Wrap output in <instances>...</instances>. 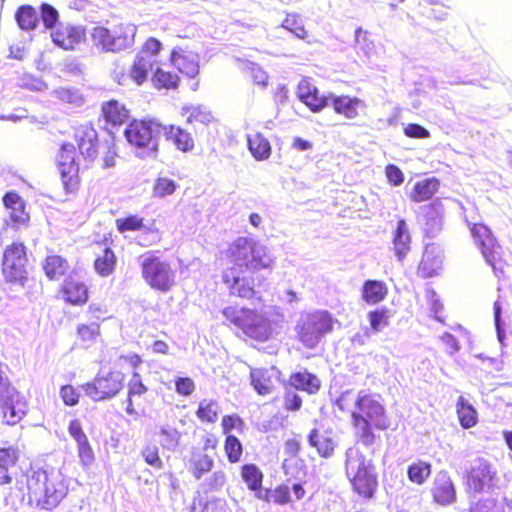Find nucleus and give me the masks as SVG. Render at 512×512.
<instances>
[{
    "label": "nucleus",
    "mask_w": 512,
    "mask_h": 512,
    "mask_svg": "<svg viewBox=\"0 0 512 512\" xmlns=\"http://www.w3.org/2000/svg\"><path fill=\"white\" fill-rule=\"evenodd\" d=\"M334 319L327 310H315L303 314L297 321V340L307 349H314L333 331Z\"/></svg>",
    "instance_id": "6"
},
{
    "label": "nucleus",
    "mask_w": 512,
    "mask_h": 512,
    "mask_svg": "<svg viewBox=\"0 0 512 512\" xmlns=\"http://www.w3.org/2000/svg\"><path fill=\"white\" fill-rule=\"evenodd\" d=\"M68 433L78 444L88 441V437L78 419H73L68 424Z\"/></svg>",
    "instance_id": "61"
},
{
    "label": "nucleus",
    "mask_w": 512,
    "mask_h": 512,
    "mask_svg": "<svg viewBox=\"0 0 512 512\" xmlns=\"http://www.w3.org/2000/svg\"><path fill=\"white\" fill-rule=\"evenodd\" d=\"M214 459L202 451H193L188 461V471L196 479L200 480L205 474L212 471Z\"/></svg>",
    "instance_id": "36"
},
{
    "label": "nucleus",
    "mask_w": 512,
    "mask_h": 512,
    "mask_svg": "<svg viewBox=\"0 0 512 512\" xmlns=\"http://www.w3.org/2000/svg\"><path fill=\"white\" fill-rule=\"evenodd\" d=\"M223 450L230 464L239 463L242 459L244 447L236 436H227L223 442Z\"/></svg>",
    "instance_id": "49"
},
{
    "label": "nucleus",
    "mask_w": 512,
    "mask_h": 512,
    "mask_svg": "<svg viewBox=\"0 0 512 512\" xmlns=\"http://www.w3.org/2000/svg\"><path fill=\"white\" fill-rule=\"evenodd\" d=\"M177 188V184L173 179L168 177H157L152 186V196L154 198H164L172 195Z\"/></svg>",
    "instance_id": "51"
},
{
    "label": "nucleus",
    "mask_w": 512,
    "mask_h": 512,
    "mask_svg": "<svg viewBox=\"0 0 512 512\" xmlns=\"http://www.w3.org/2000/svg\"><path fill=\"white\" fill-rule=\"evenodd\" d=\"M115 226L119 233L141 231L142 235H150V240L139 241L141 246L147 247L160 241V231L155 227H147L145 219L137 214H129L115 220Z\"/></svg>",
    "instance_id": "17"
},
{
    "label": "nucleus",
    "mask_w": 512,
    "mask_h": 512,
    "mask_svg": "<svg viewBox=\"0 0 512 512\" xmlns=\"http://www.w3.org/2000/svg\"><path fill=\"white\" fill-rule=\"evenodd\" d=\"M303 400L295 389L286 388L283 394V409L287 412L299 411L302 407Z\"/></svg>",
    "instance_id": "54"
},
{
    "label": "nucleus",
    "mask_w": 512,
    "mask_h": 512,
    "mask_svg": "<svg viewBox=\"0 0 512 512\" xmlns=\"http://www.w3.org/2000/svg\"><path fill=\"white\" fill-rule=\"evenodd\" d=\"M281 26L294 34L297 38L305 40L309 44L314 42L309 39V33L305 29L303 19L296 13H288L283 19Z\"/></svg>",
    "instance_id": "45"
},
{
    "label": "nucleus",
    "mask_w": 512,
    "mask_h": 512,
    "mask_svg": "<svg viewBox=\"0 0 512 512\" xmlns=\"http://www.w3.org/2000/svg\"><path fill=\"white\" fill-rule=\"evenodd\" d=\"M432 465L429 462L418 460L408 466L407 476L410 482L422 485L430 477Z\"/></svg>",
    "instance_id": "48"
},
{
    "label": "nucleus",
    "mask_w": 512,
    "mask_h": 512,
    "mask_svg": "<svg viewBox=\"0 0 512 512\" xmlns=\"http://www.w3.org/2000/svg\"><path fill=\"white\" fill-rule=\"evenodd\" d=\"M195 415L201 423L215 424L220 415V405L215 399L200 400Z\"/></svg>",
    "instance_id": "42"
},
{
    "label": "nucleus",
    "mask_w": 512,
    "mask_h": 512,
    "mask_svg": "<svg viewBox=\"0 0 512 512\" xmlns=\"http://www.w3.org/2000/svg\"><path fill=\"white\" fill-rule=\"evenodd\" d=\"M76 333L81 341H92L100 335V324L98 322L80 324L76 328Z\"/></svg>",
    "instance_id": "55"
},
{
    "label": "nucleus",
    "mask_w": 512,
    "mask_h": 512,
    "mask_svg": "<svg viewBox=\"0 0 512 512\" xmlns=\"http://www.w3.org/2000/svg\"><path fill=\"white\" fill-rule=\"evenodd\" d=\"M345 471L354 493L366 500L374 497L378 488L377 474L371 462L358 449L347 450Z\"/></svg>",
    "instance_id": "5"
},
{
    "label": "nucleus",
    "mask_w": 512,
    "mask_h": 512,
    "mask_svg": "<svg viewBox=\"0 0 512 512\" xmlns=\"http://www.w3.org/2000/svg\"><path fill=\"white\" fill-rule=\"evenodd\" d=\"M22 452L17 446L0 447V485H9L13 481L11 470L21 459Z\"/></svg>",
    "instance_id": "28"
},
{
    "label": "nucleus",
    "mask_w": 512,
    "mask_h": 512,
    "mask_svg": "<svg viewBox=\"0 0 512 512\" xmlns=\"http://www.w3.org/2000/svg\"><path fill=\"white\" fill-rule=\"evenodd\" d=\"M58 169L64 189L68 193L76 192L80 188L79 166L76 163L75 147L72 143L61 146Z\"/></svg>",
    "instance_id": "15"
},
{
    "label": "nucleus",
    "mask_w": 512,
    "mask_h": 512,
    "mask_svg": "<svg viewBox=\"0 0 512 512\" xmlns=\"http://www.w3.org/2000/svg\"><path fill=\"white\" fill-rule=\"evenodd\" d=\"M91 40L94 46L110 52H119L129 47L134 39V31L129 25L118 24L112 30L97 25L92 28Z\"/></svg>",
    "instance_id": "11"
},
{
    "label": "nucleus",
    "mask_w": 512,
    "mask_h": 512,
    "mask_svg": "<svg viewBox=\"0 0 512 512\" xmlns=\"http://www.w3.org/2000/svg\"><path fill=\"white\" fill-rule=\"evenodd\" d=\"M281 372L275 366L251 368L249 373L250 384L261 396L271 394L279 382Z\"/></svg>",
    "instance_id": "18"
},
{
    "label": "nucleus",
    "mask_w": 512,
    "mask_h": 512,
    "mask_svg": "<svg viewBox=\"0 0 512 512\" xmlns=\"http://www.w3.org/2000/svg\"><path fill=\"white\" fill-rule=\"evenodd\" d=\"M162 125L152 120H132L126 127L124 135L127 141L136 148H146L157 152V137Z\"/></svg>",
    "instance_id": "13"
},
{
    "label": "nucleus",
    "mask_w": 512,
    "mask_h": 512,
    "mask_svg": "<svg viewBox=\"0 0 512 512\" xmlns=\"http://www.w3.org/2000/svg\"><path fill=\"white\" fill-rule=\"evenodd\" d=\"M388 295V287L381 280H366L361 288L362 300L370 305L382 302Z\"/></svg>",
    "instance_id": "37"
},
{
    "label": "nucleus",
    "mask_w": 512,
    "mask_h": 512,
    "mask_svg": "<svg viewBox=\"0 0 512 512\" xmlns=\"http://www.w3.org/2000/svg\"><path fill=\"white\" fill-rule=\"evenodd\" d=\"M101 117L106 126L116 128L123 125L129 118V111L118 100L111 99L101 105Z\"/></svg>",
    "instance_id": "29"
},
{
    "label": "nucleus",
    "mask_w": 512,
    "mask_h": 512,
    "mask_svg": "<svg viewBox=\"0 0 512 512\" xmlns=\"http://www.w3.org/2000/svg\"><path fill=\"white\" fill-rule=\"evenodd\" d=\"M2 205L7 212V225L14 230L27 228L31 217L26 200L15 190H9L2 196Z\"/></svg>",
    "instance_id": "14"
},
{
    "label": "nucleus",
    "mask_w": 512,
    "mask_h": 512,
    "mask_svg": "<svg viewBox=\"0 0 512 512\" xmlns=\"http://www.w3.org/2000/svg\"><path fill=\"white\" fill-rule=\"evenodd\" d=\"M288 383L293 389L305 392L309 395L318 393L321 388L320 378L305 368L291 373Z\"/></svg>",
    "instance_id": "31"
},
{
    "label": "nucleus",
    "mask_w": 512,
    "mask_h": 512,
    "mask_svg": "<svg viewBox=\"0 0 512 512\" xmlns=\"http://www.w3.org/2000/svg\"><path fill=\"white\" fill-rule=\"evenodd\" d=\"M391 317V311L386 307H379L372 311H369L367 318L370 324V328L374 332H379L383 328L389 325V319Z\"/></svg>",
    "instance_id": "50"
},
{
    "label": "nucleus",
    "mask_w": 512,
    "mask_h": 512,
    "mask_svg": "<svg viewBox=\"0 0 512 512\" xmlns=\"http://www.w3.org/2000/svg\"><path fill=\"white\" fill-rule=\"evenodd\" d=\"M221 428L222 433L225 437L234 436L232 434L233 430H236L239 433H242L245 429V421L238 414H227L224 415L221 419Z\"/></svg>",
    "instance_id": "52"
},
{
    "label": "nucleus",
    "mask_w": 512,
    "mask_h": 512,
    "mask_svg": "<svg viewBox=\"0 0 512 512\" xmlns=\"http://www.w3.org/2000/svg\"><path fill=\"white\" fill-rule=\"evenodd\" d=\"M330 103L334 112L346 119L358 118L360 110L365 107V104L361 99L348 95L330 94Z\"/></svg>",
    "instance_id": "26"
},
{
    "label": "nucleus",
    "mask_w": 512,
    "mask_h": 512,
    "mask_svg": "<svg viewBox=\"0 0 512 512\" xmlns=\"http://www.w3.org/2000/svg\"><path fill=\"white\" fill-rule=\"evenodd\" d=\"M300 451V440L292 438L285 441L282 468L284 474L290 478L299 479L307 475V466L304 458L300 456Z\"/></svg>",
    "instance_id": "16"
},
{
    "label": "nucleus",
    "mask_w": 512,
    "mask_h": 512,
    "mask_svg": "<svg viewBox=\"0 0 512 512\" xmlns=\"http://www.w3.org/2000/svg\"><path fill=\"white\" fill-rule=\"evenodd\" d=\"M148 66L149 63L143 56L136 57L129 70V77L134 81V83L141 85L146 81Z\"/></svg>",
    "instance_id": "53"
},
{
    "label": "nucleus",
    "mask_w": 512,
    "mask_h": 512,
    "mask_svg": "<svg viewBox=\"0 0 512 512\" xmlns=\"http://www.w3.org/2000/svg\"><path fill=\"white\" fill-rule=\"evenodd\" d=\"M162 128L166 139L172 142L178 150L188 152L194 148V139L189 131L173 124Z\"/></svg>",
    "instance_id": "35"
},
{
    "label": "nucleus",
    "mask_w": 512,
    "mask_h": 512,
    "mask_svg": "<svg viewBox=\"0 0 512 512\" xmlns=\"http://www.w3.org/2000/svg\"><path fill=\"white\" fill-rule=\"evenodd\" d=\"M126 375L117 369L99 371L92 381L84 383L81 388L85 395L95 402L106 401L116 397L125 386Z\"/></svg>",
    "instance_id": "9"
},
{
    "label": "nucleus",
    "mask_w": 512,
    "mask_h": 512,
    "mask_svg": "<svg viewBox=\"0 0 512 512\" xmlns=\"http://www.w3.org/2000/svg\"><path fill=\"white\" fill-rule=\"evenodd\" d=\"M27 262V247L23 242L14 241L7 245L1 261V273L5 283L23 288L28 281Z\"/></svg>",
    "instance_id": "8"
},
{
    "label": "nucleus",
    "mask_w": 512,
    "mask_h": 512,
    "mask_svg": "<svg viewBox=\"0 0 512 512\" xmlns=\"http://www.w3.org/2000/svg\"><path fill=\"white\" fill-rule=\"evenodd\" d=\"M405 136L413 139H425L430 137L428 129L417 123H409L403 128Z\"/></svg>",
    "instance_id": "62"
},
{
    "label": "nucleus",
    "mask_w": 512,
    "mask_h": 512,
    "mask_svg": "<svg viewBox=\"0 0 512 512\" xmlns=\"http://www.w3.org/2000/svg\"><path fill=\"white\" fill-rule=\"evenodd\" d=\"M117 256L111 247L106 246L101 253L97 254L93 267L95 272L101 277H109L115 271Z\"/></svg>",
    "instance_id": "39"
},
{
    "label": "nucleus",
    "mask_w": 512,
    "mask_h": 512,
    "mask_svg": "<svg viewBox=\"0 0 512 512\" xmlns=\"http://www.w3.org/2000/svg\"><path fill=\"white\" fill-rule=\"evenodd\" d=\"M308 443L315 448L319 456L329 458L333 456L337 447V441L333 433L329 430L321 431L312 429L308 435Z\"/></svg>",
    "instance_id": "30"
},
{
    "label": "nucleus",
    "mask_w": 512,
    "mask_h": 512,
    "mask_svg": "<svg viewBox=\"0 0 512 512\" xmlns=\"http://www.w3.org/2000/svg\"><path fill=\"white\" fill-rule=\"evenodd\" d=\"M442 266V250L435 244L425 246L417 267V274L422 278H431L438 274Z\"/></svg>",
    "instance_id": "23"
},
{
    "label": "nucleus",
    "mask_w": 512,
    "mask_h": 512,
    "mask_svg": "<svg viewBox=\"0 0 512 512\" xmlns=\"http://www.w3.org/2000/svg\"><path fill=\"white\" fill-rule=\"evenodd\" d=\"M140 267L142 279L152 290L167 293L176 285L171 263L154 252L143 255Z\"/></svg>",
    "instance_id": "7"
},
{
    "label": "nucleus",
    "mask_w": 512,
    "mask_h": 512,
    "mask_svg": "<svg viewBox=\"0 0 512 512\" xmlns=\"http://www.w3.org/2000/svg\"><path fill=\"white\" fill-rule=\"evenodd\" d=\"M60 397L66 406H75L80 401V393L77 388L71 384H66L60 388Z\"/></svg>",
    "instance_id": "57"
},
{
    "label": "nucleus",
    "mask_w": 512,
    "mask_h": 512,
    "mask_svg": "<svg viewBox=\"0 0 512 512\" xmlns=\"http://www.w3.org/2000/svg\"><path fill=\"white\" fill-rule=\"evenodd\" d=\"M497 477L493 465L485 459H478L466 474V483L475 492H481L486 486H492Z\"/></svg>",
    "instance_id": "19"
},
{
    "label": "nucleus",
    "mask_w": 512,
    "mask_h": 512,
    "mask_svg": "<svg viewBox=\"0 0 512 512\" xmlns=\"http://www.w3.org/2000/svg\"><path fill=\"white\" fill-rule=\"evenodd\" d=\"M386 177L393 186H399L404 182V174L402 170L395 164H389L385 169Z\"/></svg>",
    "instance_id": "64"
},
{
    "label": "nucleus",
    "mask_w": 512,
    "mask_h": 512,
    "mask_svg": "<svg viewBox=\"0 0 512 512\" xmlns=\"http://www.w3.org/2000/svg\"><path fill=\"white\" fill-rule=\"evenodd\" d=\"M58 293L65 304L74 307L86 305L90 297L88 286L84 282L71 277L63 281Z\"/></svg>",
    "instance_id": "21"
},
{
    "label": "nucleus",
    "mask_w": 512,
    "mask_h": 512,
    "mask_svg": "<svg viewBox=\"0 0 512 512\" xmlns=\"http://www.w3.org/2000/svg\"><path fill=\"white\" fill-rule=\"evenodd\" d=\"M456 413L458 421L464 429L472 428L478 423V413L476 409L463 396L457 399Z\"/></svg>",
    "instance_id": "41"
},
{
    "label": "nucleus",
    "mask_w": 512,
    "mask_h": 512,
    "mask_svg": "<svg viewBox=\"0 0 512 512\" xmlns=\"http://www.w3.org/2000/svg\"><path fill=\"white\" fill-rule=\"evenodd\" d=\"M351 418L359 440L366 446L372 445L375 441L373 427L381 430L388 427L385 408L380 403V396L367 391L358 393Z\"/></svg>",
    "instance_id": "3"
},
{
    "label": "nucleus",
    "mask_w": 512,
    "mask_h": 512,
    "mask_svg": "<svg viewBox=\"0 0 512 512\" xmlns=\"http://www.w3.org/2000/svg\"><path fill=\"white\" fill-rule=\"evenodd\" d=\"M29 404L25 396L10 382L0 380V415L4 424L15 426L27 415Z\"/></svg>",
    "instance_id": "10"
},
{
    "label": "nucleus",
    "mask_w": 512,
    "mask_h": 512,
    "mask_svg": "<svg viewBox=\"0 0 512 512\" xmlns=\"http://www.w3.org/2000/svg\"><path fill=\"white\" fill-rule=\"evenodd\" d=\"M257 497L265 502H272L278 505H286L292 501L290 496V488L281 484L273 489H266L264 494L258 493Z\"/></svg>",
    "instance_id": "46"
},
{
    "label": "nucleus",
    "mask_w": 512,
    "mask_h": 512,
    "mask_svg": "<svg viewBox=\"0 0 512 512\" xmlns=\"http://www.w3.org/2000/svg\"><path fill=\"white\" fill-rule=\"evenodd\" d=\"M170 61L183 75L193 78L199 73L198 56L191 50L176 47L172 50Z\"/></svg>",
    "instance_id": "22"
},
{
    "label": "nucleus",
    "mask_w": 512,
    "mask_h": 512,
    "mask_svg": "<svg viewBox=\"0 0 512 512\" xmlns=\"http://www.w3.org/2000/svg\"><path fill=\"white\" fill-rule=\"evenodd\" d=\"M141 456L148 465L156 469H161L163 467V462L159 455V449L156 445H146L141 451Z\"/></svg>",
    "instance_id": "56"
},
{
    "label": "nucleus",
    "mask_w": 512,
    "mask_h": 512,
    "mask_svg": "<svg viewBox=\"0 0 512 512\" xmlns=\"http://www.w3.org/2000/svg\"><path fill=\"white\" fill-rule=\"evenodd\" d=\"M227 259L233 264L222 271V282L231 296L251 299L256 294L255 286L264 283L265 277L258 275L269 263L256 253L255 243L248 237H238L225 250Z\"/></svg>",
    "instance_id": "1"
},
{
    "label": "nucleus",
    "mask_w": 512,
    "mask_h": 512,
    "mask_svg": "<svg viewBox=\"0 0 512 512\" xmlns=\"http://www.w3.org/2000/svg\"><path fill=\"white\" fill-rule=\"evenodd\" d=\"M248 149L255 160H267L272 153V147L269 140L261 133L256 132L247 136Z\"/></svg>",
    "instance_id": "40"
},
{
    "label": "nucleus",
    "mask_w": 512,
    "mask_h": 512,
    "mask_svg": "<svg viewBox=\"0 0 512 512\" xmlns=\"http://www.w3.org/2000/svg\"><path fill=\"white\" fill-rule=\"evenodd\" d=\"M42 269L50 281H57L68 273L70 264L61 255L49 254L42 261Z\"/></svg>",
    "instance_id": "34"
},
{
    "label": "nucleus",
    "mask_w": 512,
    "mask_h": 512,
    "mask_svg": "<svg viewBox=\"0 0 512 512\" xmlns=\"http://www.w3.org/2000/svg\"><path fill=\"white\" fill-rule=\"evenodd\" d=\"M51 36L57 46L69 50L85 39V29L81 26L60 24Z\"/></svg>",
    "instance_id": "24"
},
{
    "label": "nucleus",
    "mask_w": 512,
    "mask_h": 512,
    "mask_svg": "<svg viewBox=\"0 0 512 512\" xmlns=\"http://www.w3.org/2000/svg\"><path fill=\"white\" fill-rule=\"evenodd\" d=\"M16 487L31 507L45 511L55 509L67 495L63 481L43 469L24 474Z\"/></svg>",
    "instance_id": "2"
},
{
    "label": "nucleus",
    "mask_w": 512,
    "mask_h": 512,
    "mask_svg": "<svg viewBox=\"0 0 512 512\" xmlns=\"http://www.w3.org/2000/svg\"><path fill=\"white\" fill-rule=\"evenodd\" d=\"M77 453L82 466L88 467L95 461V454L89 440L77 445Z\"/></svg>",
    "instance_id": "59"
},
{
    "label": "nucleus",
    "mask_w": 512,
    "mask_h": 512,
    "mask_svg": "<svg viewBox=\"0 0 512 512\" xmlns=\"http://www.w3.org/2000/svg\"><path fill=\"white\" fill-rule=\"evenodd\" d=\"M160 435L163 437L161 445L164 449H174L180 441V433L174 428H162Z\"/></svg>",
    "instance_id": "58"
},
{
    "label": "nucleus",
    "mask_w": 512,
    "mask_h": 512,
    "mask_svg": "<svg viewBox=\"0 0 512 512\" xmlns=\"http://www.w3.org/2000/svg\"><path fill=\"white\" fill-rule=\"evenodd\" d=\"M41 18L45 28L52 29L58 21V12L53 6L43 4L41 7Z\"/></svg>",
    "instance_id": "60"
},
{
    "label": "nucleus",
    "mask_w": 512,
    "mask_h": 512,
    "mask_svg": "<svg viewBox=\"0 0 512 512\" xmlns=\"http://www.w3.org/2000/svg\"><path fill=\"white\" fill-rule=\"evenodd\" d=\"M127 397L125 400V411L128 415H137L140 403L138 399L148 392L147 386L143 383L141 375L138 372H133L130 381L128 382Z\"/></svg>",
    "instance_id": "32"
},
{
    "label": "nucleus",
    "mask_w": 512,
    "mask_h": 512,
    "mask_svg": "<svg viewBox=\"0 0 512 512\" xmlns=\"http://www.w3.org/2000/svg\"><path fill=\"white\" fill-rule=\"evenodd\" d=\"M176 392L182 396H190L195 390L194 381L189 377H178L175 379Z\"/></svg>",
    "instance_id": "63"
},
{
    "label": "nucleus",
    "mask_w": 512,
    "mask_h": 512,
    "mask_svg": "<svg viewBox=\"0 0 512 512\" xmlns=\"http://www.w3.org/2000/svg\"><path fill=\"white\" fill-rule=\"evenodd\" d=\"M74 139L76 142L75 153L83 156L85 160L93 161L99 152L98 134L92 126H80L75 130Z\"/></svg>",
    "instance_id": "20"
},
{
    "label": "nucleus",
    "mask_w": 512,
    "mask_h": 512,
    "mask_svg": "<svg viewBox=\"0 0 512 512\" xmlns=\"http://www.w3.org/2000/svg\"><path fill=\"white\" fill-rule=\"evenodd\" d=\"M16 21L22 30L30 31L37 27L38 14L31 5L20 6L15 14Z\"/></svg>",
    "instance_id": "47"
},
{
    "label": "nucleus",
    "mask_w": 512,
    "mask_h": 512,
    "mask_svg": "<svg viewBox=\"0 0 512 512\" xmlns=\"http://www.w3.org/2000/svg\"><path fill=\"white\" fill-rule=\"evenodd\" d=\"M439 188L440 181L435 177L417 181L409 194V199L416 203L428 201L438 192Z\"/></svg>",
    "instance_id": "38"
},
{
    "label": "nucleus",
    "mask_w": 512,
    "mask_h": 512,
    "mask_svg": "<svg viewBox=\"0 0 512 512\" xmlns=\"http://www.w3.org/2000/svg\"><path fill=\"white\" fill-rule=\"evenodd\" d=\"M470 232L487 263L496 273L503 274L507 263L502 257L501 247L490 228L483 223H473L470 225Z\"/></svg>",
    "instance_id": "12"
},
{
    "label": "nucleus",
    "mask_w": 512,
    "mask_h": 512,
    "mask_svg": "<svg viewBox=\"0 0 512 512\" xmlns=\"http://www.w3.org/2000/svg\"><path fill=\"white\" fill-rule=\"evenodd\" d=\"M240 475L247 488L261 493L264 475L256 464L248 463L240 467Z\"/></svg>",
    "instance_id": "43"
},
{
    "label": "nucleus",
    "mask_w": 512,
    "mask_h": 512,
    "mask_svg": "<svg viewBox=\"0 0 512 512\" xmlns=\"http://www.w3.org/2000/svg\"><path fill=\"white\" fill-rule=\"evenodd\" d=\"M431 494L435 503L447 506L455 502L456 491L451 478L446 472H440L433 483Z\"/></svg>",
    "instance_id": "25"
},
{
    "label": "nucleus",
    "mask_w": 512,
    "mask_h": 512,
    "mask_svg": "<svg viewBox=\"0 0 512 512\" xmlns=\"http://www.w3.org/2000/svg\"><path fill=\"white\" fill-rule=\"evenodd\" d=\"M222 314L230 325L238 328L246 337L257 342H265L272 336V323L269 318L257 309L227 306Z\"/></svg>",
    "instance_id": "4"
},
{
    "label": "nucleus",
    "mask_w": 512,
    "mask_h": 512,
    "mask_svg": "<svg viewBox=\"0 0 512 512\" xmlns=\"http://www.w3.org/2000/svg\"><path fill=\"white\" fill-rule=\"evenodd\" d=\"M392 244L397 259L403 261L411 249V235L403 218L397 222L396 229L393 232Z\"/></svg>",
    "instance_id": "33"
},
{
    "label": "nucleus",
    "mask_w": 512,
    "mask_h": 512,
    "mask_svg": "<svg viewBox=\"0 0 512 512\" xmlns=\"http://www.w3.org/2000/svg\"><path fill=\"white\" fill-rule=\"evenodd\" d=\"M297 95L300 101L314 113L322 111L330 103V94L320 95L317 87L308 82H301L298 85Z\"/></svg>",
    "instance_id": "27"
},
{
    "label": "nucleus",
    "mask_w": 512,
    "mask_h": 512,
    "mask_svg": "<svg viewBox=\"0 0 512 512\" xmlns=\"http://www.w3.org/2000/svg\"><path fill=\"white\" fill-rule=\"evenodd\" d=\"M151 81L158 90H170L179 86L180 78L176 73L158 67L153 72Z\"/></svg>",
    "instance_id": "44"
}]
</instances>
